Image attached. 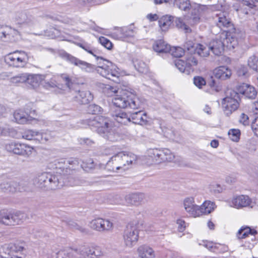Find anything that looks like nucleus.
<instances>
[{
    "instance_id": "1",
    "label": "nucleus",
    "mask_w": 258,
    "mask_h": 258,
    "mask_svg": "<svg viewBox=\"0 0 258 258\" xmlns=\"http://www.w3.org/2000/svg\"><path fill=\"white\" fill-rule=\"evenodd\" d=\"M105 154H113L105 166V169L109 171H125L132 165L136 164L137 159L136 155L123 151L118 152L116 148L113 146L106 149Z\"/></svg>"
},
{
    "instance_id": "2",
    "label": "nucleus",
    "mask_w": 258,
    "mask_h": 258,
    "mask_svg": "<svg viewBox=\"0 0 258 258\" xmlns=\"http://www.w3.org/2000/svg\"><path fill=\"white\" fill-rule=\"evenodd\" d=\"M104 252L98 246L83 245L70 251L61 250L57 253V258H102Z\"/></svg>"
},
{
    "instance_id": "3",
    "label": "nucleus",
    "mask_w": 258,
    "mask_h": 258,
    "mask_svg": "<svg viewBox=\"0 0 258 258\" xmlns=\"http://www.w3.org/2000/svg\"><path fill=\"white\" fill-rule=\"evenodd\" d=\"M61 57L69 61L70 63L75 65V66L79 67L82 70L88 72H93L96 70L98 73L101 75V70H105L109 69L112 66V62L103 58L102 57H97V60L98 61V67H96L94 65L88 63L85 61L79 59V58L68 53L63 52L61 53Z\"/></svg>"
},
{
    "instance_id": "4",
    "label": "nucleus",
    "mask_w": 258,
    "mask_h": 258,
    "mask_svg": "<svg viewBox=\"0 0 258 258\" xmlns=\"http://www.w3.org/2000/svg\"><path fill=\"white\" fill-rule=\"evenodd\" d=\"M88 125L100 136L111 142L117 140V136L110 131L109 119L103 116H95L87 120Z\"/></svg>"
},
{
    "instance_id": "5",
    "label": "nucleus",
    "mask_w": 258,
    "mask_h": 258,
    "mask_svg": "<svg viewBox=\"0 0 258 258\" xmlns=\"http://www.w3.org/2000/svg\"><path fill=\"white\" fill-rule=\"evenodd\" d=\"M197 44L194 43L192 41L188 40L184 44V49H186L190 54L187 55L185 60L177 59L175 60L174 63L175 67L181 73H184L187 75L193 72L192 67L196 66L198 64V60L194 54L197 48Z\"/></svg>"
},
{
    "instance_id": "6",
    "label": "nucleus",
    "mask_w": 258,
    "mask_h": 258,
    "mask_svg": "<svg viewBox=\"0 0 258 258\" xmlns=\"http://www.w3.org/2000/svg\"><path fill=\"white\" fill-rule=\"evenodd\" d=\"M112 116L118 122L125 124L131 121L134 123L146 125L149 122V117L146 113L139 110L132 113H126L121 110L112 113Z\"/></svg>"
},
{
    "instance_id": "7",
    "label": "nucleus",
    "mask_w": 258,
    "mask_h": 258,
    "mask_svg": "<svg viewBox=\"0 0 258 258\" xmlns=\"http://www.w3.org/2000/svg\"><path fill=\"white\" fill-rule=\"evenodd\" d=\"M112 103L119 108L133 109L143 108V102L136 95L129 92L116 95L112 99Z\"/></svg>"
},
{
    "instance_id": "8",
    "label": "nucleus",
    "mask_w": 258,
    "mask_h": 258,
    "mask_svg": "<svg viewBox=\"0 0 258 258\" xmlns=\"http://www.w3.org/2000/svg\"><path fill=\"white\" fill-rule=\"evenodd\" d=\"M59 176L49 172L41 173L34 178V183L45 190H55L63 185Z\"/></svg>"
},
{
    "instance_id": "9",
    "label": "nucleus",
    "mask_w": 258,
    "mask_h": 258,
    "mask_svg": "<svg viewBox=\"0 0 258 258\" xmlns=\"http://www.w3.org/2000/svg\"><path fill=\"white\" fill-rule=\"evenodd\" d=\"M241 100L239 93L236 91L229 89L226 92V96L222 100V106L224 113L229 116L236 111L239 106Z\"/></svg>"
},
{
    "instance_id": "10",
    "label": "nucleus",
    "mask_w": 258,
    "mask_h": 258,
    "mask_svg": "<svg viewBox=\"0 0 258 258\" xmlns=\"http://www.w3.org/2000/svg\"><path fill=\"white\" fill-rule=\"evenodd\" d=\"M26 218V215L20 211L12 212L7 210H2L0 211V223L8 225L14 226L20 224Z\"/></svg>"
},
{
    "instance_id": "11",
    "label": "nucleus",
    "mask_w": 258,
    "mask_h": 258,
    "mask_svg": "<svg viewBox=\"0 0 258 258\" xmlns=\"http://www.w3.org/2000/svg\"><path fill=\"white\" fill-rule=\"evenodd\" d=\"M245 37L244 32L236 29L234 26L229 30H224L221 33V38L226 39L227 47L235 48Z\"/></svg>"
},
{
    "instance_id": "12",
    "label": "nucleus",
    "mask_w": 258,
    "mask_h": 258,
    "mask_svg": "<svg viewBox=\"0 0 258 258\" xmlns=\"http://www.w3.org/2000/svg\"><path fill=\"white\" fill-rule=\"evenodd\" d=\"M147 154L155 164L165 161L171 162L174 158V154L167 148L150 149L147 151Z\"/></svg>"
},
{
    "instance_id": "13",
    "label": "nucleus",
    "mask_w": 258,
    "mask_h": 258,
    "mask_svg": "<svg viewBox=\"0 0 258 258\" xmlns=\"http://www.w3.org/2000/svg\"><path fill=\"white\" fill-rule=\"evenodd\" d=\"M5 149L10 153L24 157H29L34 149L32 147L27 144L15 141L6 144Z\"/></svg>"
},
{
    "instance_id": "14",
    "label": "nucleus",
    "mask_w": 258,
    "mask_h": 258,
    "mask_svg": "<svg viewBox=\"0 0 258 258\" xmlns=\"http://www.w3.org/2000/svg\"><path fill=\"white\" fill-rule=\"evenodd\" d=\"M5 60L9 65L16 68L24 67L28 60L27 53L23 51H16L9 53Z\"/></svg>"
},
{
    "instance_id": "15",
    "label": "nucleus",
    "mask_w": 258,
    "mask_h": 258,
    "mask_svg": "<svg viewBox=\"0 0 258 258\" xmlns=\"http://www.w3.org/2000/svg\"><path fill=\"white\" fill-rule=\"evenodd\" d=\"M139 238L138 225L134 222L128 223L124 231L123 239L125 245L132 246L136 244Z\"/></svg>"
},
{
    "instance_id": "16",
    "label": "nucleus",
    "mask_w": 258,
    "mask_h": 258,
    "mask_svg": "<svg viewBox=\"0 0 258 258\" xmlns=\"http://www.w3.org/2000/svg\"><path fill=\"white\" fill-rule=\"evenodd\" d=\"M90 227L99 232L109 231L113 229V223L107 219L97 218L90 222Z\"/></svg>"
},
{
    "instance_id": "17",
    "label": "nucleus",
    "mask_w": 258,
    "mask_h": 258,
    "mask_svg": "<svg viewBox=\"0 0 258 258\" xmlns=\"http://www.w3.org/2000/svg\"><path fill=\"white\" fill-rule=\"evenodd\" d=\"M225 46H227L226 40L221 38V33H220L210 42L209 47L210 50L212 51L215 55H220L223 52Z\"/></svg>"
},
{
    "instance_id": "18",
    "label": "nucleus",
    "mask_w": 258,
    "mask_h": 258,
    "mask_svg": "<svg viewBox=\"0 0 258 258\" xmlns=\"http://www.w3.org/2000/svg\"><path fill=\"white\" fill-rule=\"evenodd\" d=\"M14 20L18 24H26L30 26L34 23L33 17L26 11L16 12Z\"/></svg>"
},
{
    "instance_id": "19",
    "label": "nucleus",
    "mask_w": 258,
    "mask_h": 258,
    "mask_svg": "<svg viewBox=\"0 0 258 258\" xmlns=\"http://www.w3.org/2000/svg\"><path fill=\"white\" fill-rule=\"evenodd\" d=\"M238 92L245 96L246 98L254 99L257 95V92L254 87L246 83H242L236 87Z\"/></svg>"
},
{
    "instance_id": "20",
    "label": "nucleus",
    "mask_w": 258,
    "mask_h": 258,
    "mask_svg": "<svg viewBox=\"0 0 258 258\" xmlns=\"http://www.w3.org/2000/svg\"><path fill=\"white\" fill-rule=\"evenodd\" d=\"M23 247L15 244L5 245L0 247V258H13L14 253L22 251Z\"/></svg>"
},
{
    "instance_id": "21",
    "label": "nucleus",
    "mask_w": 258,
    "mask_h": 258,
    "mask_svg": "<svg viewBox=\"0 0 258 258\" xmlns=\"http://www.w3.org/2000/svg\"><path fill=\"white\" fill-rule=\"evenodd\" d=\"M145 198L143 193H131L124 197L125 202L127 206H138L142 205Z\"/></svg>"
},
{
    "instance_id": "22",
    "label": "nucleus",
    "mask_w": 258,
    "mask_h": 258,
    "mask_svg": "<svg viewBox=\"0 0 258 258\" xmlns=\"http://www.w3.org/2000/svg\"><path fill=\"white\" fill-rule=\"evenodd\" d=\"M215 21L217 26L221 29L226 28L229 30L233 27V24L230 19L224 13H220L216 15Z\"/></svg>"
},
{
    "instance_id": "23",
    "label": "nucleus",
    "mask_w": 258,
    "mask_h": 258,
    "mask_svg": "<svg viewBox=\"0 0 258 258\" xmlns=\"http://www.w3.org/2000/svg\"><path fill=\"white\" fill-rule=\"evenodd\" d=\"M46 77L45 75L29 74L27 73V79L26 84L28 87L32 89L37 88L41 82L45 80Z\"/></svg>"
},
{
    "instance_id": "24",
    "label": "nucleus",
    "mask_w": 258,
    "mask_h": 258,
    "mask_svg": "<svg viewBox=\"0 0 258 258\" xmlns=\"http://www.w3.org/2000/svg\"><path fill=\"white\" fill-rule=\"evenodd\" d=\"M183 206L185 211L191 216L199 217L198 206L195 204L193 198H187L183 201Z\"/></svg>"
},
{
    "instance_id": "25",
    "label": "nucleus",
    "mask_w": 258,
    "mask_h": 258,
    "mask_svg": "<svg viewBox=\"0 0 258 258\" xmlns=\"http://www.w3.org/2000/svg\"><path fill=\"white\" fill-rule=\"evenodd\" d=\"M214 75L217 79L225 80L230 78L231 71L227 67L220 66L214 70Z\"/></svg>"
},
{
    "instance_id": "26",
    "label": "nucleus",
    "mask_w": 258,
    "mask_h": 258,
    "mask_svg": "<svg viewBox=\"0 0 258 258\" xmlns=\"http://www.w3.org/2000/svg\"><path fill=\"white\" fill-rule=\"evenodd\" d=\"M1 189L6 192H15L20 191L19 183L15 181H5L0 184Z\"/></svg>"
},
{
    "instance_id": "27",
    "label": "nucleus",
    "mask_w": 258,
    "mask_h": 258,
    "mask_svg": "<svg viewBox=\"0 0 258 258\" xmlns=\"http://www.w3.org/2000/svg\"><path fill=\"white\" fill-rule=\"evenodd\" d=\"M78 102L82 104H87L90 103L93 99V96L89 91H79L75 96Z\"/></svg>"
},
{
    "instance_id": "28",
    "label": "nucleus",
    "mask_w": 258,
    "mask_h": 258,
    "mask_svg": "<svg viewBox=\"0 0 258 258\" xmlns=\"http://www.w3.org/2000/svg\"><path fill=\"white\" fill-rule=\"evenodd\" d=\"M251 200L247 196L240 195L233 199L232 203L237 209L248 206Z\"/></svg>"
},
{
    "instance_id": "29",
    "label": "nucleus",
    "mask_w": 258,
    "mask_h": 258,
    "mask_svg": "<svg viewBox=\"0 0 258 258\" xmlns=\"http://www.w3.org/2000/svg\"><path fill=\"white\" fill-rule=\"evenodd\" d=\"M137 252L140 258H155V257L154 250L146 245L139 246L137 249Z\"/></svg>"
},
{
    "instance_id": "30",
    "label": "nucleus",
    "mask_w": 258,
    "mask_h": 258,
    "mask_svg": "<svg viewBox=\"0 0 258 258\" xmlns=\"http://www.w3.org/2000/svg\"><path fill=\"white\" fill-rule=\"evenodd\" d=\"M14 117L16 121L20 124L27 123L32 119V117L21 110H16L14 113ZM34 119V118H33Z\"/></svg>"
},
{
    "instance_id": "31",
    "label": "nucleus",
    "mask_w": 258,
    "mask_h": 258,
    "mask_svg": "<svg viewBox=\"0 0 258 258\" xmlns=\"http://www.w3.org/2000/svg\"><path fill=\"white\" fill-rule=\"evenodd\" d=\"M170 45L163 40H158L153 45L154 50L158 53H168L170 51Z\"/></svg>"
},
{
    "instance_id": "32",
    "label": "nucleus",
    "mask_w": 258,
    "mask_h": 258,
    "mask_svg": "<svg viewBox=\"0 0 258 258\" xmlns=\"http://www.w3.org/2000/svg\"><path fill=\"white\" fill-rule=\"evenodd\" d=\"M200 11L198 9L192 10L191 14L185 18L186 23L188 25L193 26L198 24L200 22Z\"/></svg>"
},
{
    "instance_id": "33",
    "label": "nucleus",
    "mask_w": 258,
    "mask_h": 258,
    "mask_svg": "<svg viewBox=\"0 0 258 258\" xmlns=\"http://www.w3.org/2000/svg\"><path fill=\"white\" fill-rule=\"evenodd\" d=\"M257 231L254 229L251 228L248 226H242L236 233V236L238 239H243L249 235H255Z\"/></svg>"
},
{
    "instance_id": "34",
    "label": "nucleus",
    "mask_w": 258,
    "mask_h": 258,
    "mask_svg": "<svg viewBox=\"0 0 258 258\" xmlns=\"http://www.w3.org/2000/svg\"><path fill=\"white\" fill-rule=\"evenodd\" d=\"M173 17L165 15L161 17L158 21L159 25L162 31H166L169 28L173 25Z\"/></svg>"
},
{
    "instance_id": "35",
    "label": "nucleus",
    "mask_w": 258,
    "mask_h": 258,
    "mask_svg": "<svg viewBox=\"0 0 258 258\" xmlns=\"http://www.w3.org/2000/svg\"><path fill=\"white\" fill-rule=\"evenodd\" d=\"M215 204L210 201H206L200 207L198 206L199 216L203 214H208L214 210Z\"/></svg>"
},
{
    "instance_id": "36",
    "label": "nucleus",
    "mask_w": 258,
    "mask_h": 258,
    "mask_svg": "<svg viewBox=\"0 0 258 258\" xmlns=\"http://www.w3.org/2000/svg\"><path fill=\"white\" fill-rule=\"evenodd\" d=\"M116 66L112 63V66L109 68V69L100 70L101 75L107 79H111L112 77H117L118 75V71L116 70Z\"/></svg>"
},
{
    "instance_id": "37",
    "label": "nucleus",
    "mask_w": 258,
    "mask_h": 258,
    "mask_svg": "<svg viewBox=\"0 0 258 258\" xmlns=\"http://www.w3.org/2000/svg\"><path fill=\"white\" fill-rule=\"evenodd\" d=\"M42 136L39 132L28 130L23 133L22 138L28 140H35L40 141L42 139Z\"/></svg>"
},
{
    "instance_id": "38",
    "label": "nucleus",
    "mask_w": 258,
    "mask_h": 258,
    "mask_svg": "<svg viewBox=\"0 0 258 258\" xmlns=\"http://www.w3.org/2000/svg\"><path fill=\"white\" fill-rule=\"evenodd\" d=\"M210 49L209 46L201 44H197V48L194 54H197L201 57H206L209 55Z\"/></svg>"
},
{
    "instance_id": "39",
    "label": "nucleus",
    "mask_w": 258,
    "mask_h": 258,
    "mask_svg": "<svg viewBox=\"0 0 258 258\" xmlns=\"http://www.w3.org/2000/svg\"><path fill=\"white\" fill-rule=\"evenodd\" d=\"M173 24L175 23L176 26L178 28H181L185 30V32H189L191 29L189 28L188 24L185 22H183L182 20L180 18L173 17Z\"/></svg>"
},
{
    "instance_id": "40",
    "label": "nucleus",
    "mask_w": 258,
    "mask_h": 258,
    "mask_svg": "<svg viewBox=\"0 0 258 258\" xmlns=\"http://www.w3.org/2000/svg\"><path fill=\"white\" fill-rule=\"evenodd\" d=\"M247 64L251 69L258 72V53L249 57Z\"/></svg>"
},
{
    "instance_id": "41",
    "label": "nucleus",
    "mask_w": 258,
    "mask_h": 258,
    "mask_svg": "<svg viewBox=\"0 0 258 258\" xmlns=\"http://www.w3.org/2000/svg\"><path fill=\"white\" fill-rule=\"evenodd\" d=\"M27 73L18 74L10 79V82L14 84L26 83Z\"/></svg>"
},
{
    "instance_id": "42",
    "label": "nucleus",
    "mask_w": 258,
    "mask_h": 258,
    "mask_svg": "<svg viewBox=\"0 0 258 258\" xmlns=\"http://www.w3.org/2000/svg\"><path fill=\"white\" fill-rule=\"evenodd\" d=\"M134 66L136 69L141 73H146L148 71L147 64L142 60H136L134 62Z\"/></svg>"
},
{
    "instance_id": "43",
    "label": "nucleus",
    "mask_w": 258,
    "mask_h": 258,
    "mask_svg": "<svg viewBox=\"0 0 258 258\" xmlns=\"http://www.w3.org/2000/svg\"><path fill=\"white\" fill-rule=\"evenodd\" d=\"M135 27L134 25H131L128 27H122L123 33V39L131 37L134 36L135 34Z\"/></svg>"
},
{
    "instance_id": "44",
    "label": "nucleus",
    "mask_w": 258,
    "mask_h": 258,
    "mask_svg": "<svg viewBox=\"0 0 258 258\" xmlns=\"http://www.w3.org/2000/svg\"><path fill=\"white\" fill-rule=\"evenodd\" d=\"M185 50L180 47H170L169 53L175 57H180L184 53Z\"/></svg>"
},
{
    "instance_id": "45",
    "label": "nucleus",
    "mask_w": 258,
    "mask_h": 258,
    "mask_svg": "<svg viewBox=\"0 0 258 258\" xmlns=\"http://www.w3.org/2000/svg\"><path fill=\"white\" fill-rule=\"evenodd\" d=\"M175 5L180 10L186 11L190 7L189 0H176Z\"/></svg>"
},
{
    "instance_id": "46",
    "label": "nucleus",
    "mask_w": 258,
    "mask_h": 258,
    "mask_svg": "<svg viewBox=\"0 0 258 258\" xmlns=\"http://www.w3.org/2000/svg\"><path fill=\"white\" fill-rule=\"evenodd\" d=\"M228 135L231 140L237 142L239 139L240 132L238 129H231L228 132Z\"/></svg>"
},
{
    "instance_id": "47",
    "label": "nucleus",
    "mask_w": 258,
    "mask_h": 258,
    "mask_svg": "<svg viewBox=\"0 0 258 258\" xmlns=\"http://www.w3.org/2000/svg\"><path fill=\"white\" fill-rule=\"evenodd\" d=\"M60 77L61 79L65 82L67 87L71 89L75 81L74 78L70 77L69 75L64 74H61Z\"/></svg>"
},
{
    "instance_id": "48",
    "label": "nucleus",
    "mask_w": 258,
    "mask_h": 258,
    "mask_svg": "<svg viewBox=\"0 0 258 258\" xmlns=\"http://www.w3.org/2000/svg\"><path fill=\"white\" fill-rule=\"evenodd\" d=\"M84 170L89 172L94 168L95 165L92 159H89L86 162H83L81 165Z\"/></svg>"
},
{
    "instance_id": "49",
    "label": "nucleus",
    "mask_w": 258,
    "mask_h": 258,
    "mask_svg": "<svg viewBox=\"0 0 258 258\" xmlns=\"http://www.w3.org/2000/svg\"><path fill=\"white\" fill-rule=\"evenodd\" d=\"M11 29L8 26H2L0 27V38L1 39L9 38L10 36V32Z\"/></svg>"
},
{
    "instance_id": "50",
    "label": "nucleus",
    "mask_w": 258,
    "mask_h": 258,
    "mask_svg": "<svg viewBox=\"0 0 258 258\" xmlns=\"http://www.w3.org/2000/svg\"><path fill=\"white\" fill-rule=\"evenodd\" d=\"M64 222L72 229L78 230L81 231L82 232H87L86 229L79 226L76 222L71 220L65 221Z\"/></svg>"
},
{
    "instance_id": "51",
    "label": "nucleus",
    "mask_w": 258,
    "mask_h": 258,
    "mask_svg": "<svg viewBox=\"0 0 258 258\" xmlns=\"http://www.w3.org/2000/svg\"><path fill=\"white\" fill-rule=\"evenodd\" d=\"M88 111L89 113L96 114L102 111V108L99 105L95 104H90L88 107Z\"/></svg>"
},
{
    "instance_id": "52",
    "label": "nucleus",
    "mask_w": 258,
    "mask_h": 258,
    "mask_svg": "<svg viewBox=\"0 0 258 258\" xmlns=\"http://www.w3.org/2000/svg\"><path fill=\"white\" fill-rule=\"evenodd\" d=\"M99 42L102 46L108 50H110L112 48V43L109 40L104 37H100L99 38Z\"/></svg>"
},
{
    "instance_id": "53",
    "label": "nucleus",
    "mask_w": 258,
    "mask_h": 258,
    "mask_svg": "<svg viewBox=\"0 0 258 258\" xmlns=\"http://www.w3.org/2000/svg\"><path fill=\"white\" fill-rule=\"evenodd\" d=\"M228 247L224 244L215 243L213 252L216 253H222L227 251Z\"/></svg>"
},
{
    "instance_id": "54",
    "label": "nucleus",
    "mask_w": 258,
    "mask_h": 258,
    "mask_svg": "<svg viewBox=\"0 0 258 258\" xmlns=\"http://www.w3.org/2000/svg\"><path fill=\"white\" fill-rule=\"evenodd\" d=\"M194 84L199 88H201L203 86H205L206 84V81L202 77H195L194 78Z\"/></svg>"
},
{
    "instance_id": "55",
    "label": "nucleus",
    "mask_w": 258,
    "mask_h": 258,
    "mask_svg": "<svg viewBox=\"0 0 258 258\" xmlns=\"http://www.w3.org/2000/svg\"><path fill=\"white\" fill-rule=\"evenodd\" d=\"M122 27L118 28L112 34L113 37L116 39H123V33Z\"/></svg>"
},
{
    "instance_id": "56",
    "label": "nucleus",
    "mask_w": 258,
    "mask_h": 258,
    "mask_svg": "<svg viewBox=\"0 0 258 258\" xmlns=\"http://www.w3.org/2000/svg\"><path fill=\"white\" fill-rule=\"evenodd\" d=\"M251 128L254 134L258 137V116H256L252 122Z\"/></svg>"
},
{
    "instance_id": "57",
    "label": "nucleus",
    "mask_w": 258,
    "mask_h": 258,
    "mask_svg": "<svg viewBox=\"0 0 258 258\" xmlns=\"http://www.w3.org/2000/svg\"><path fill=\"white\" fill-rule=\"evenodd\" d=\"M211 190L215 194L221 193L223 190V188L219 184H213L211 186Z\"/></svg>"
},
{
    "instance_id": "58",
    "label": "nucleus",
    "mask_w": 258,
    "mask_h": 258,
    "mask_svg": "<svg viewBox=\"0 0 258 258\" xmlns=\"http://www.w3.org/2000/svg\"><path fill=\"white\" fill-rule=\"evenodd\" d=\"M239 121L244 125H248L249 124L248 116L246 114L242 113L240 115Z\"/></svg>"
},
{
    "instance_id": "59",
    "label": "nucleus",
    "mask_w": 258,
    "mask_h": 258,
    "mask_svg": "<svg viewBox=\"0 0 258 258\" xmlns=\"http://www.w3.org/2000/svg\"><path fill=\"white\" fill-rule=\"evenodd\" d=\"M237 74L238 76L244 77L247 74V70L246 68L244 67H239L237 71Z\"/></svg>"
},
{
    "instance_id": "60",
    "label": "nucleus",
    "mask_w": 258,
    "mask_h": 258,
    "mask_svg": "<svg viewBox=\"0 0 258 258\" xmlns=\"http://www.w3.org/2000/svg\"><path fill=\"white\" fill-rule=\"evenodd\" d=\"M177 224L178 225V228L180 232H182L184 230L186 225L185 222L183 220L181 219L177 220Z\"/></svg>"
},
{
    "instance_id": "61",
    "label": "nucleus",
    "mask_w": 258,
    "mask_h": 258,
    "mask_svg": "<svg viewBox=\"0 0 258 258\" xmlns=\"http://www.w3.org/2000/svg\"><path fill=\"white\" fill-rule=\"evenodd\" d=\"M241 1L243 5L245 6H247L248 7L252 8H253L255 5V3L256 1V0H240Z\"/></svg>"
},
{
    "instance_id": "62",
    "label": "nucleus",
    "mask_w": 258,
    "mask_h": 258,
    "mask_svg": "<svg viewBox=\"0 0 258 258\" xmlns=\"http://www.w3.org/2000/svg\"><path fill=\"white\" fill-rule=\"evenodd\" d=\"M214 243L212 242H204V244L203 245L206 247L207 249H208L209 250L213 252V249H214Z\"/></svg>"
},
{
    "instance_id": "63",
    "label": "nucleus",
    "mask_w": 258,
    "mask_h": 258,
    "mask_svg": "<svg viewBox=\"0 0 258 258\" xmlns=\"http://www.w3.org/2000/svg\"><path fill=\"white\" fill-rule=\"evenodd\" d=\"M79 142L81 144H86L87 145H90L93 143V142L88 138H81Z\"/></svg>"
},
{
    "instance_id": "64",
    "label": "nucleus",
    "mask_w": 258,
    "mask_h": 258,
    "mask_svg": "<svg viewBox=\"0 0 258 258\" xmlns=\"http://www.w3.org/2000/svg\"><path fill=\"white\" fill-rule=\"evenodd\" d=\"M251 109L254 114L258 116V102H254L252 104Z\"/></svg>"
}]
</instances>
